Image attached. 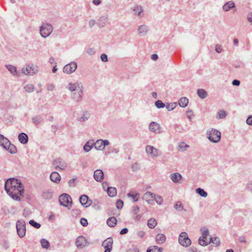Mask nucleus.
Instances as JSON below:
<instances>
[{
	"mask_svg": "<svg viewBox=\"0 0 252 252\" xmlns=\"http://www.w3.org/2000/svg\"><path fill=\"white\" fill-rule=\"evenodd\" d=\"M59 201L61 205L65 207H70L72 204L71 198L66 193L62 194L59 197Z\"/></svg>",
	"mask_w": 252,
	"mask_h": 252,
	"instance_id": "obj_6",
	"label": "nucleus"
},
{
	"mask_svg": "<svg viewBox=\"0 0 252 252\" xmlns=\"http://www.w3.org/2000/svg\"><path fill=\"white\" fill-rule=\"evenodd\" d=\"M188 147H189V145H188L187 144H186L184 142H182L179 145V148L183 151H185L186 149V148H188Z\"/></svg>",
	"mask_w": 252,
	"mask_h": 252,
	"instance_id": "obj_50",
	"label": "nucleus"
},
{
	"mask_svg": "<svg viewBox=\"0 0 252 252\" xmlns=\"http://www.w3.org/2000/svg\"><path fill=\"white\" fill-rule=\"evenodd\" d=\"M146 151L148 155L152 157H158L161 153L159 150L150 145H147L146 147Z\"/></svg>",
	"mask_w": 252,
	"mask_h": 252,
	"instance_id": "obj_11",
	"label": "nucleus"
},
{
	"mask_svg": "<svg viewBox=\"0 0 252 252\" xmlns=\"http://www.w3.org/2000/svg\"><path fill=\"white\" fill-rule=\"evenodd\" d=\"M218 115L219 116V118L220 119H223L226 116V112L224 110H220L218 112Z\"/></svg>",
	"mask_w": 252,
	"mask_h": 252,
	"instance_id": "obj_47",
	"label": "nucleus"
},
{
	"mask_svg": "<svg viewBox=\"0 0 252 252\" xmlns=\"http://www.w3.org/2000/svg\"><path fill=\"white\" fill-rule=\"evenodd\" d=\"M197 94L201 98H205L207 95V92L203 89H199L197 91Z\"/></svg>",
	"mask_w": 252,
	"mask_h": 252,
	"instance_id": "obj_36",
	"label": "nucleus"
},
{
	"mask_svg": "<svg viewBox=\"0 0 252 252\" xmlns=\"http://www.w3.org/2000/svg\"><path fill=\"white\" fill-rule=\"evenodd\" d=\"M94 179L97 182H101L104 177V173L101 170L97 169L94 172Z\"/></svg>",
	"mask_w": 252,
	"mask_h": 252,
	"instance_id": "obj_18",
	"label": "nucleus"
},
{
	"mask_svg": "<svg viewBox=\"0 0 252 252\" xmlns=\"http://www.w3.org/2000/svg\"><path fill=\"white\" fill-rule=\"evenodd\" d=\"M166 240V237L163 234H158L156 237V241L158 244L163 243Z\"/></svg>",
	"mask_w": 252,
	"mask_h": 252,
	"instance_id": "obj_24",
	"label": "nucleus"
},
{
	"mask_svg": "<svg viewBox=\"0 0 252 252\" xmlns=\"http://www.w3.org/2000/svg\"><path fill=\"white\" fill-rule=\"evenodd\" d=\"M127 196L129 197L132 198L133 201H137L139 199V194L135 191H131L127 193Z\"/></svg>",
	"mask_w": 252,
	"mask_h": 252,
	"instance_id": "obj_25",
	"label": "nucleus"
},
{
	"mask_svg": "<svg viewBox=\"0 0 252 252\" xmlns=\"http://www.w3.org/2000/svg\"><path fill=\"white\" fill-rule=\"evenodd\" d=\"M182 175L179 173H175L170 175V178L174 183H179L182 179Z\"/></svg>",
	"mask_w": 252,
	"mask_h": 252,
	"instance_id": "obj_20",
	"label": "nucleus"
},
{
	"mask_svg": "<svg viewBox=\"0 0 252 252\" xmlns=\"http://www.w3.org/2000/svg\"><path fill=\"white\" fill-rule=\"evenodd\" d=\"M67 88L71 92L76 91L77 94L74 93L73 97L76 101H78L81 100L82 91L80 89L79 85L78 83H69Z\"/></svg>",
	"mask_w": 252,
	"mask_h": 252,
	"instance_id": "obj_2",
	"label": "nucleus"
},
{
	"mask_svg": "<svg viewBox=\"0 0 252 252\" xmlns=\"http://www.w3.org/2000/svg\"><path fill=\"white\" fill-rule=\"evenodd\" d=\"M32 121L34 124H37L40 123V119L38 117H35L33 118Z\"/></svg>",
	"mask_w": 252,
	"mask_h": 252,
	"instance_id": "obj_60",
	"label": "nucleus"
},
{
	"mask_svg": "<svg viewBox=\"0 0 252 252\" xmlns=\"http://www.w3.org/2000/svg\"><path fill=\"white\" fill-rule=\"evenodd\" d=\"M210 243L212 242L215 246H218L220 244V239L218 237L210 238L209 240Z\"/></svg>",
	"mask_w": 252,
	"mask_h": 252,
	"instance_id": "obj_39",
	"label": "nucleus"
},
{
	"mask_svg": "<svg viewBox=\"0 0 252 252\" xmlns=\"http://www.w3.org/2000/svg\"><path fill=\"white\" fill-rule=\"evenodd\" d=\"M18 139L21 143L25 144L28 141V136L26 133H21L18 135Z\"/></svg>",
	"mask_w": 252,
	"mask_h": 252,
	"instance_id": "obj_22",
	"label": "nucleus"
},
{
	"mask_svg": "<svg viewBox=\"0 0 252 252\" xmlns=\"http://www.w3.org/2000/svg\"><path fill=\"white\" fill-rule=\"evenodd\" d=\"M80 223L83 226H86L88 225V221L84 218H82L80 220Z\"/></svg>",
	"mask_w": 252,
	"mask_h": 252,
	"instance_id": "obj_54",
	"label": "nucleus"
},
{
	"mask_svg": "<svg viewBox=\"0 0 252 252\" xmlns=\"http://www.w3.org/2000/svg\"><path fill=\"white\" fill-rule=\"evenodd\" d=\"M133 10L134 12V14L138 16L142 17L143 16V9L141 6L136 5L134 6Z\"/></svg>",
	"mask_w": 252,
	"mask_h": 252,
	"instance_id": "obj_23",
	"label": "nucleus"
},
{
	"mask_svg": "<svg viewBox=\"0 0 252 252\" xmlns=\"http://www.w3.org/2000/svg\"><path fill=\"white\" fill-rule=\"evenodd\" d=\"M89 117V114L87 112H86L83 114V117H81L79 119L80 121H84L86 120H87Z\"/></svg>",
	"mask_w": 252,
	"mask_h": 252,
	"instance_id": "obj_51",
	"label": "nucleus"
},
{
	"mask_svg": "<svg viewBox=\"0 0 252 252\" xmlns=\"http://www.w3.org/2000/svg\"><path fill=\"white\" fill-rule=\"evenodd\" d=\"M175 208L178 211H181L184 209L183 206L181 202L178 201L174 205Z\"/></svg>",
	"mask_w": 252,
	"mask_h": 252,
	"instance_id": "obj_42",
	"label": "nucleus"
},
{
	"mask_svg": "<svg viewBox=\"0 0 252 252\" xmlns=\"http://www.w3.org/2000/svg\"><path fill=\"white\" fill-rule=\"evenodd\" d=\"M123 201L121 200H118L117 201L116 205L118 209H121L123 206Z\"/></svg>",
	"mask_w": 252,
	"mask_h": 252,
	"instance_id": "obj_49",
	"label": "nucleus"
},
{
	"mask_svg": "<svg viewBox=\"0 0 252 252\" xmlns=\"http://www.w3.org/2000/svg\"><path fill=\"white\" fill-rule=\"evenodd\" d=\"M163 251L162 248H158V246H154L153 247H150L148 249L147 252H162Z\"/></svg>",
	"mask_w": 252,
	"mask_h": 252,
	"instance_id": "obj_33",
	"label": "nucleus"
},
{
	"mask_svg": "<svg viewBox=\"0 0 252 252\" xmlns=\"http://www.w3.org/2000/svg\"><path fill=\"white\" fill-rule=\"evenodd\" d=\"M220 135L221 133L219 131L213 128L208 130L207 132V137L208 139L215 143L218 142L220 140Z\"/></svg>",
	"mask_w": 252,
	"mask_h": 252,
	"instance_id": "obj_3",
	"label": "nucleus"
},
{
	"mask_svg": "<svg viewBox=\"0 0 252 252\" xmlns=\"http://www.w3.org/2000/svg\"><path fill=\"white\" fill-rule=\"evenodd\" d=\"M157 224V220L154 218H151L148 220L147 225L150 228H154Z\"/></svg>",
	"mask_w": 252,
	"mask_h": 252,
	"instance_id": "obj_29",
	"label": "nucleus"
},
{
	"mask_svg": "<svg viewBox=\"0 0 252 252\" xmlns=\"http://www.w3.org/2000/svg\"><path fill=\"white\" fill-rule=\"evenodd\" d=\"M29 223L32 226L35 227L36 228H39L41 226L39 223L36 222L33 220H31L29 221Z\"/></svg>",
	"mask_w": 252,
	"mask_h": 252,
	"instance_id": "obj_46",
	"label": "nucleus"
},
{
	"mask_svg": "<svg viewBox=\"0 0 252 252\" xmlns=\"http://www.w3.org/2000/svg\"><path fill=\"white\" fill-rule=\"evenodd\" d=\"M187 116L188 119L191 121L192 117L193 116V112L191 110H188L187 111Z\"/></svg>",
	"mask_w": 252,
	"mask_h": 252,
	"instance_id": "obj_53",
	"label": "nucleus"
},
{
	"mask_svg": "<svg viewBox=\"0 0 252 252\" xmlns=\"http://www.w3.org/2000/svg\"><path fill=\"white\" fill-rule=\"evenodd\" d=\"M232 85H234V86H239L240 84V81L238 80H234L233 81H232Z\"/></svg>",
	"mask_w": 252,
	"mask_h": 252,
	"instance_id": "obj_62",
	"label": "nucleus"
},
{
	"mask_svg": "<svg viewBox=\"0 0 252 252\" xmlns=\"http://www.w3.org/2000/svg\"><path fill=\"white\" fill-rule=\"evenodd\" d=\"M113 241L112 238H108L105 240L102 244V246L105 249L104 252H111L112 249Z\"/></svg>",
	"mask_w": 252,
	"mask_h": 252,
	"instance_id": "obj_14",
	"label": "nucleus"
},
{
	"mask_svg": "<svg viewBox=\"0 0 252 252\" xmlns=\"http://www.w3.org/2000/svg\"><path fill=\"white\" fill-rule=\"evenodd\" d=\"M189 103V100L185 97L181 98L179 100V104L181 107H185Z\"/></svg>",
	"mask_w": 252,
	"mask_h": 252,
	"instance_id": "obj_27",
	"label": "nucleus"
},
{
	"mask_svg": "<svg viewBox=\"0 0 252 252\" xmlns=\"http://www.w3.org/2000/svg\"><path fill=\"white\" fill-rule=\"evenodd\" d=\"M77 63L75 62H72L69 63L66 65H65L63 68V72L67 74H70L76 69L77 68Z\"/></svg>",
	"mask_w": 252,
	"mask_h": 252,
	"instance_id": "obj_12",
	"label": "nucleus"
},
{
	"mask_svg": "<svg viewBox=\"0 0 252 252\" xmlns=\"http://www.w3.org/2000/svg\"><path fill=\"white\" fill-rule=\"evenodd\" d=\"M142 218V215L141 214H138L134 215V216L133 217V220L137 221H139Z\"/></svg>",
	"mask_w": 252,
	"mask_h": 252,
	"instance_id": "obj_55",
	"label": "nucleus"
},
{
	"mask_svg": "<svg viewBox=\"0 0 252 252\" xmlns=\"http://www.w3.org/2000/svg\"><path fill=\"white\" fill-rule=\"evenodd\" d=\"M53 165L56 170H63L67 167V164L61 158L55 159L53 161Z\"/></svg>",
	"mask_w": 252,
	"mask_h": 252,
	"instance_id": "obj_10",
	"label": "nucleus"
},
{
	"mask_svg": "<svg viewBox=\"0 0 252 252\" xmlns=\"http://www.w3.org/2000/svg\"><path fill=\"white\" fill-rule=\"evenodd\" d=\"M117 220L115 217L109 218L107 220V224L110 227H114L116 225Z\"/></svg>",
	"mask_w": 252,
	"mask_h": 252,
	"instance_id": "obj_32",
	"label": "nucleus"
},
{
	"mask_svg": "<svg viewBox=\"0 0 252 252\" xmlns=\"http://www.w3.org/2000/svg\"><path fill=\"white\" fill-rule=\"evenodd\" d=\"M42 195L44 198L50 199L52 197V192L50 190L46 191L43 192Z\"/></svg>",
	"mask_w": 252,
	"mask_h": 252,
	"instance_id": "obj_43",
	"label": "nucleus"
},
{
	"mask_svg": "<svg viewBox=\"0 0 252 252\" xmlns=\"http://www.w3.org/2000/svg\"><path fill=\"white\" fill-rule=\"evenodd\" d=\"M55 215L53 213H51L50 215L48 217L49 220L53 221L55 219Z\"/></svg>",
	"mask_w": 252,
	"mask_h": 252,
	"instance_id": "obj_61",
	"label": "nucleus"
},
{
	"mask_svg": "<svg viewBox=\"0 0 252 252\" xmlns=\"http://www.w3.org/2000/svg\"><path fill=\"white\" fill-rule=\"evenodd\" d=\"M202 236H201L198 239L199 244L202 246H207L210 243L209 241H208L207 237L209 235L208 229L206 228H202L201 229Z\"/></svg>",
	"mask_w": 252,
	"mask_h": 252,
	"instance_id": "obj_7",
	"label": "nucleus"
},
{
	"mask_svg": "<svg viewBox=\"0 0 252 252\" xmlns=\"http://www.w3.org/2000/svg\"><path fill=\"white\" fill-rule=\"evenodd\" d=\"M106 23V19L105 17H101L98 22L99 26L103 27Z\"/></svg>",
	"mask_w": 252,
	"mask_h": 252,
	"instance_id": "obj_45",
	"label": "nucleus"
},
{
	"mask_svg": "<svg viewBox=\"0 0 252 252\" xmlns=\"http://www.w3.org/2000/svg\"><path fill=\"white\" fill-rule=\"evenodd\" d=\"M148 31L147 27L145 25L141 26L138 28L139 34L141 35H145Z\"/></svg>",
	"mask_w": 252,
	"mask_h": 252,
	"instance_id": "obj_35",
	"label": "nucleus"
},
{
	"mask_svg": "<svg viewBox=\"0 0 252 252\" xmlns=\"http://www.w3.org/2000/svg\"><path fill=\"white\" fill-rule=\"evenodd\" d=\"M155 194L150 191H147L143 195V198L146 200L148 203L154 200Z\"/></svg>",
	"mask_w": 252,
	"mask_h": 252,
	"instance_id": "obj_21",
	"label": "nucleus"
},
{
	"mask_svg": "<svg viewBox=\"0 0 252 252\" xmlns=\"http://www.w3.org/2000/svg\"><path fill=\"white\" fill-rule=\"evenodd\" d=\"M149 129L155 133H160L161 132V127L158 124L153 122L149 125Z\"/></svg>",
	"mask_w": 252,
	"mask_h": 252,
	"instance_id": "obj_15",
	"label": "nucleus"
},
{
	"mask_svg": "<svg viewBox=\"0 0 252 252\" xmlns=\"http://www.w3.org/2000/svg\"><path fill=\"white\" fill-rule=\"evenodd\" d=\"M93 145H94L93 143H90V142H87L84 146V150L86 152H89L92 149Z\"/></svg>",
	"mask_w": 252,
	"mask_h": 252,
	"instance_id": "obj_41",
	"label": "nucleus"
},
{
	"mask_svg": "<svg viewBox=\"0 0 252 252\" xmlns=\"http://www.w3.org/2000/svg\"><path fill=\"white\" fill-rule=\"evenodd\" d=\"M87 244V241L85 237L82 236L78 237L76 240V245L78 248H83Z\"/></svg>",
	"mask_w": 252,
	"mask_h": 252,
	"instance_id": "obj_17",
	"label": "nucleus"
},
{
	"mask_svg": "<svg viewBox=\"0 0 252 252\" xmlns=\"http://www.w3.org/2000/svg\"><path fill=\"white\" fill-rule=\"evenodd\" d=\"M94 148L98 150H103L105 146L109 144V142L107 140H103L99 139L97 140L94 143H93Z\"/></svg>",
	"mask_w": 252,
	"mask_h": 252,
	"instance_id": "obj_13",
	"label": "nucleus"
},
{
	"mask_svg": "<svg viewBox=\"0 0 252 252\" xmlns=\"http://www.w3.org/2000/svg\"><path fill=\"white\" fill-rule=\"evenodd\" d=\"M154 200H155L156 201V202L158 204H159V205L161 204L163 202V199H162L161 196L160 195H158L155 194L154 197Z\"/></svg>",
	"mask_w": 252,
	"mask_h": 252,
	"instance_id": "obj_40",
	"label": "nucleus"
},
{
	"mask_svg": "<svg viewBox=\"0 0 252 252\" xmlns=\"http://www.w3.org/2000/svg\"><path fill=\"white\" fill-rule=\"evenodd\" d=\"M155 105L158 108H163L165 106L164 104L161 100H157L155 102Z\"/></svg>",
	"mask_w": 252,
	"mask_h": 252,
	"instance_id": "obj_48",
	"label": "nucleus"
},
{
	"mask_svg": "<svg viewBox=\"0 0 252 252\" xmlns=\"http://www.w3.org/2000/svg\"><path fill=\"white\" fill-rule=\"evenodd\" d=\"M139 207L138 206H134L132 209V213L133 215H136L139 213Z\"/></svg>",
	"mask_w": 252,
	"mask_h": 252,
	"instance_id": "obj_52",
	"label": "nucleus"
},
{
	"mask_svg": "<svg viewBox=\"0 0 252 252\" xmlns=\"http://www.w3.org/2000/svg\"><path fill=\"white\" fill-rule=\"evenodd\" d=\"M246 122L248 125L252 126V116H250L248 117Z\"/></svg>",
	"mask_w": 252,
	"mask_h": 252,
	"instance_id": "obj_57",
	"label": "nucleus"
},
{
	"mask_svg": "<svg viewBox=\"0 0 252 252\" xmlns=\"http://www.w3.org/2000/svg\"><path fill=\"white\" fill-rule=\"evenodd\" d=\"M234 7V3L232 1H230L224 4V5L223 6V9L224 11H228L230 8Z\"/></svg>",
	"mask_w": 252,
	"mask_h": 252,
	"instance_id": "obj_28",
	"label": "nucleus"
},
{
	"mask_svg": "<svg viewBox=\"0 0 252 252\" xmlns=\"http://www.w3.org/2000/svg\"><path fill=\"white\" fill-rule=\"evenodd\" d=\"M51 180L55 183H59L61 181V176L57 172H52L50 176Z\"/></svg>",
	"mask_w": 252,
	"mask_h": 252,
	"instance_id": "obj_19",
	"label": "nucleus"
},
{
	"mask_svg": "<svg viewBox=\"0 0 252 252\" xmlns=\"http://www.w3.org/2000/svg\"><path fill=\"white\" fill-rule=\"evenodd\" d=\"M179 242L184 247H188L191 244V241L186 232H182L180 234Z\"/></svg>",
	"mask_w": 252,
	"mask_h": 252,
	"instance_id": "obj_9",
	"label": "nucleus"
},
{
	"mask_svg": "<svg viewBox=\"0 0 252 252\" xmlns=\"http://www.w3.org/2000/svg\"><path fill=\"white\" fill-rule=\"evenodd\" d=\"M38 71V67L33 64L29 65L22 69V73L27 75H33L36 73Z\"/></svg>",
	"mask_w": 252,
	"mask_h": 252,
	"instance_id": "obj_8",
	"label": "nucleus"
},
{
	"mask_svg": "<svg viewBox=\"0 0 252 252\" xmlns=\"http://www.w3.org/2000/svg\"><path fill=\"white\" fill-rule=\"evenodd\" d=\"M101 60H102V61L103 62H107L108 61V59H107V56L105 54H102L101 55Z\"/></svg>",
	"mask_w": 252,
	"mask_h": 252,
	"instance_id": "obj_59",
	"label": "nucleus"
},
{
	"mask_svg": "<svg viewBox=\"0 0 252 252\" xmlns=\"http://www.w3.org/2000/svg\"><path fill=\"white\" fill-rule=\"evenodd\" d=\"M6 67L13 75H17V69L16 67L11 65H6Z\"/></svg>",
	"mask_w": 252,
	"mask_h": 252,
	"instance_id": "obj_34",
	"label": "nucleus"
},
{
	"mask_svg": "<svg viewBox=\"0 0 252 252\" xmlns=\"http://www.w3.org/2000/svg\"><path fill=\"white\" fill-rule=\"evenodd\" d=\"M25 91L28 93L32 92L34 90V87L32 84H28L24 87Z\"/></svg>",
	"mask_w": 252,
	"mask_h": 252,
	"instance_id": "obj_37",
	"label": "nucleus"
},
{
	"mask_svg": "<svg viewBox=\"0 0 252 252\" xmlns=\"http://www.w3.org/2000/svg\"><path fill=\"white\" fill-rule=\"evenodd\" d=\"M107 193L109 196L114 197L117 194V189L114 187H108Z\"/></svg>",
	"mask_w": 252,
	"mask_h": 252,
	"instance_id": "obj_30",
	"label": "nucleus"
},
{
	"mask_svg": "<svg viewBox=\"0 0 252 252\" xmlns=\"http://www.w3.org/2000/svg\"><path fill=\"white\" fill-rule=\"evenodd\" d=\"M4 188L7 194L15 200L20 201L23 196L24 186L21 181L17 179H8L5 182Z\"/></svg>",
	"mask_w": 252,
	"mask_h": 252,
	"instance_id": "obj_1",
	"label": "nucleus"
},
{
	"mask_svg": "<svg viewBox=\"0 0 252 252\" xmlns=\"http://www.w3.org/2000/svg\"><path fill=\"white\" fill-rule=\"evenodd\" d=\"M248 189L252 192V181L251 183H249L247 185Z\"/></svg>",
	"mask_w": 252,
	"mask_h": 252,
	"instance_id": "obj_64",
	"label": "nucleus"
},
{
	"mask_svg": "<svg viewBox=\"0 0 252 252\" xmlns=\"http://www.w3.org/2000/svg\"><path fill=\"white\" fill-rule=\"evenodd\" d=\"M248 20L249 22L252 23V13H251L248 15Z\"/></svg>",
	"mask_w": 252,
	"mask_h": 252,
	"instance_id": "obj_63",
	"label": "nucleus"
},
{
	"mask_svg": "<svg viewBox=\"0 0 252 252\" xmlns=\"http://www.w3.org/2000/svg\"><path fill=\"white\" fill-rule=\"evenodd\" d=\"M17 234L21 238L23 237L26 234V223L24 220H19L16 222Z\"/></svg>",
	"mask_w": 252,
	"mask_h": 252,
	"instance_id": "obj_5",
	"label": "nucleus"
},
{
	"mask_svg": "<svg viewBox=\"0 0 252 252\" xmlns=\"http://www.w3.org/2000/svg\"><path fill=\"white\" fill-rule=\"evenodd\" d=\"M55 88V86L52 84H48L47 86V89L48 91H53Z\"/></svg>",
	"mask_w": 252,
	"mask_h": 252,
	"instance_id": "obj_58",
	"label": "nucleus"
},
{
	"mask_svg": "<svg viewBox=\"0 0 252 252\" xmlns=\"http://www.w3.org/2000/svg\"><path fill=\"white\" fill-rule=\"evenodd\" d=\"M53 31V27L51 25L47 23H43L40 28V33L43 37H47Z\"/></svg>",
	"mask_w": 252,
	"mask_h": 252,
	"instance_id": "obj_4",
	"label": "nucleus"
},
{
	"mask_svg": "<svg viewBox=\"0 0 252 252\" xmlns=\"http://www.w3.org/2000/svg\"><path fill=\"white\" fill-rule=\"evenodd\" d=\"M9 145V140L3 135L0 134V145L5 148V147Z\"/></svg>",
	"mask_w": 252,
	"mask_h": 252,
	"instance_id": "obj_26",
	"label": "nucleus"
},
{
	"mask_svg": "<svg viewBox=\"0 0 252 252\" xmlns=\"http://www.w3.org/2000/svg\"><path fill=\"white\" fill-rule=\"evenodd\" d=\"M79 200L81 204L85 207L90 206L92 204V201L89 199V197L87 195H82L80 197Z\"/></svg>",
	"mask_w": 252,
	"mask_h": 252,
	"instance_id": "obj_16",
	"label": "nucleus"
},
{
	"mask_svg": "<svg viewBox=\"0 0 252 252\" xmlns=\"http://www.w3.org/2000/svg\"><path fill=\"white\" fill-rule=\"evenodd\" d=\"M196 192L202 197H206L207 196V193L201 188L197 189Z\"/></svg>",
	"mask_w": 252,
	"mask_h": 252,
	"instance_id": "obj_38",
	"label": "nucleus"
},
{
	"mask_svg": "<svg viewBox=\"0 0 252 252\" xmlns=\"http://www.w3.org/2000/svg\"><path fill=\"white\" fill-rule=\"evenodd\" d=\"M41 246L43 248L47 249L49 247L48 241L45 239H42L40 241Z\"/></svg>",
	"mask_w": 252,
	"mask_h": 252,
	"instance_id": "obj_44",
	"label": "nucleus"
},
{
	"mask_svg": "<svg viewBox=\"0 0 252 252\" xmlns=\"http://www.w3.org/2000/svg\"><path fill=\"white\" fill-rule=\"evenodd\" d=\"M4 149L8 150L10 153H12V154L15 153L17 151L16 148L15 147V146L14 145L11 144L10 143L9 141V145L7 144V146L6 147H5Z\"/></svg>",
	"mask_w": 252,
	"mask_h": 252,
	"instance_id": "obj_31",
	"label": "nucleus"
},
{
	"mask_svg": "<svg viewBox=\"0 0 252 252\" xmlns=\"http://www.w3.org/2000/svg\"><path fill=\"white\" fill-rule=\"evenodd\" d=\"M215 50L217 52L220 53L222 51V48L220 45H217L215 47Z\"/></svg>",
	"mask_w": 252,
	"mask_h": 252,
	"instance_id": "obj_56",
	"label": "nucleus"
}]
</instances>
